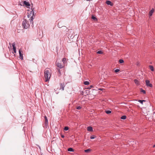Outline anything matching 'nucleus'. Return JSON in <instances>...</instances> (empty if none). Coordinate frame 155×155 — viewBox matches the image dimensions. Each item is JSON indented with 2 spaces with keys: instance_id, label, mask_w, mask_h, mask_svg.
<instances>
[{
  "instance_id": "4be33fe9",
  "label": "nucleus",
  "mask_w": 155,
  "mask_h": 155,
  "mask_svg": "<svg viewBox=\"0 0 155 155\" xmlns=\"http://www.w3.org/2000/svg\"><path fill=\"white\" fill-rule=\"evenodd\" d=\"M105 112L107 114H110L111 113V112L110 110H108L105 111Z\"/></svg>"
},
{
  "instance_id": "7ed1b4c3",
  "label": "nucleus",
  "mask_w": 155,
  "mask_h": 155,
  "mask_svg": "<svg viewBox=\"0 0 155 155\" xmlns=\"http://www.w3.org/2000/svg\"><path fill=\"white\" fill-rule=\"evenodd\" d=\"M22 25L24 28L25 29L27 28L30 26L29 24L28 23V21L26 19H25L23 21Z\"/></svg>"
},
{
  "instance_id": "bb28decb",
  "label": "nucleus",
  "mask_w": 155,
  "mask_h": 155,
  "mask_svg": "<svg viewBox=\"0 0 155 155\" xmlns=\"http://www.w3.org/2000/svg\"><path fill=\"white\" fill-rule=\"evenodd\" d=\"M138 101L140 102V103H141V104H143V101H145V100H139Z\"/></svg>"
},
{
  "instance_id": "a878e982",
  "label": "nucleus",
  "mask_w": 155,
  "mask_h": 155,
  "mask_svg": "<svg viewBox=\"0 0 155 155\" xmlns=\"http://www.w3.org/2000/svg\"><path fill=\"white\" fill-rule=\"evenodd\" d=\"M91 151V150L90 149H88L87 150H84V151H85V152L88 153L89 151Z\"/></svg>"
},
{
  "instance_id": "e433bc0d",
  "label": "nucleus",
  "mask_w": 155,
  "mask_h": 155,
  "mask_svg": "<svg viewBox=\"0 0 155 155\" xmlns=\"http://www.w3.org/2000/svg\"><path fill=\"white\" fill-rule=\"evenodd\" d=\"M93 87V85H91L90 86V88H92V87Z\"/></svg>"
},
{
  "instance_id": "2f4dec72",
  "label": "nucleus",
  "mask_w": 155,
  "mask_h": 155,
  "mask_svg": "<svg viewBox=\"0 0 155 155\" xmlns=\"http://www.w3.org/2000/svg\"><path fill=\"white\" fill-rule=\"evenodd\" d=\"M95 137H94V136H91L90 137V138L91 139H94L95 138Z\"/></svg>"
},
{
  "instance_id": "20e7f679",
  "label": "nucleus",
  "mask_w": 155,
  "mask_h": 155,
  "mask_svg": "<svg viewBox=\"0 0 155 155\" xmlns=\"http://www.w3.org/2000/svg\"><path fill=\"white\" fill-rule=\"evenodd\" d=\"M56 64L58 67L59 68H62L64 67V64H62L61 62H58L56 63Z\"/></svg>"
},
{
  "instance_id": "b1692460",
  "label": "nucleus",
  "mask_w": 155,
  "mask_h": 155,
  "mask_svg": "<svg viewBox=\"0 0 155 155\" xmlns=\"http://www.w3.org/2000/svg\"><path fill=\"white\" fill-rule=\"evenodd\" d=\"M119 62L120 63H124V61L123 59H120L119 60Z\"/></svg>"
},
{
  "instance_id": "4468645a",
  "label": "nucleus",
  "mask_w": 155,
  "mask_h": 155,
  "mask_svg": "<svg viewBox=\"0 0 155 155\" xmlns=\"http://www.w3.org/2000/svg\"><path fill=\"white\" fill-rule=\"evenodd\" d=\"M48 122H45L43 124V127H47L48 126Z\"/></svg>"
},
{
  "instance_id": "1a4fd4ad",
  "label": "nucleus",
  "mask_w": 155,
  "mask_h": 155,
  "mask_svg": "<svg viewBox=\"0 0 155 155\" xmlns=\"http://www.w3.org/2000/svg\"><path fill=\"white\" fill-rule=\"evenodd\" d=\"M154 11V9L153 8H152V9L149 12V15L150 16H151L152 15V14Z\"/></svg>"
},
{
  "instance_id": "c756f323",
  "label": "nucleus",
  "mask_w": 155,
  "mask_h": 155,
  "mask_svg": "<svg viewBox=\"0 0 155 155\" xmlns=\"http://www.w3.org/2000/svg\"><path fill=\"white\" fill-rule=\"evenodd\" d=\"M91 18H92V19H93V20L97 19L96 18V17H95V16H92V17H91Z\"/></svg>"
},
{
  "instance_id": "423d86ee",
  "label": "nucleus",
  "mask_w": 155,
  "mask_h": 155,
  "mask_svg": "<svg viewBox=\"0 0 155 155\" xmlns=\"http://www.w3.org/2000/svg\"><path fill=\"white\" fill-rule=\"evenodd\" d=\"M22 51H21V49H19V58L21 60L23 59V54H22L21 52Z\"/></svg>"
},
{
  "instance_id": "72a5a7b5",
  "label": "nucleus",
  "mask_w": 155,
  "mask_h": 155,
  "mask_svg": "<svg viewBox=\"0 0 155 155\" xmlns=\"http://www.w3.org/2000/svg\"><path fill=\"white\" fill-rule=\"evenodd\" d=\"M58 26L59 28H61V27L60 26V25H59V23H58Z\"/></svg>"
},
{
  "instance_id": "5701e85b",
  "label": "nucleus",
  "mask_w": 155,
  "mask_h": 155,
  "mask_svg": "<svg viewBox=\"0 0 155 155\" xmlns=\"http://www.w3.org/2000/svg\"><path fill=\"white\" fill-rule=\"evenodd\" d=\"M44 118L45 119V122H48V119L47 117L45 116L44 117Z\"/></svg>"
},
{
  "instance_id": "f704fd0d",
  "label": "nucleus",
  "mask_w": 155,
  "mask_h": 155,
  "mask_svg": "<svg viewBox=\"0 0 155 155\" xmlns=\"http://www.w3.org/2000/svg\"><path fill=\"white\" fill-rule=\"evenodd\" d=\"M64 29H67V28L65 26H64Z\"/></svg>"
},
{
  "instance_id": "7c9ffc66",
  "label": "nucleus",
  "mask_w": 155,
  "mask_h": 155,
  "mask_svg": "<svg viewBox=\"0 0 155 155\" xmlns=\"http://www.w3.org/2000/svg\"><path fill=\"white\" fill-rule=\"evenodd\" d=\"M81 106L77 107L76 108L78 110L80 109H81Z\"/></svg>"
},
{
  "instance_id": "6ab92c4d",
  "label": "nucleus",
  "mask_w": 155,
  "mask_h": 155,
  "mask_svg": "<svg viewBox=\"0 0 155 155\" xmlns=\"http://www.w3.org/2000/svg\"><path fill=\"white\" fill-rule=\"evenodd\" d=\"M84 84L85 85H87L89 84V83L88 81H85L84 82Z\"/></svg>"
},
{
  "instance_id": "4c0bfd02",
  "label": "nucleus",
  "mask_w": 155,
  "mask_h": 155,
  "mask_svg": "<svg viewBox=\"0 0 155 155\" xmlns=\"http://www.w3.org/2000/svg\"><path fill=\"white\" fill-rule=\"evenodd\" d=\"M93 91H97V90H95V89H93Z\"/></svg>"
},
{
  "instance_id": "cd10ccee",
  "label": "nucleus",
  "mask_w": 155,
  "mask_h": 155,
  "mask_svg": "<svg viewBox=\"0 0 155 155\" xmlns=\"http://www.w3.org/2000/svg\"><path fill=\"white\" fill-rule=\"evenodd\" d=\"M102 52L101 51H98L97 52V53L99 54H102Z\"/></svg>"
},
{
  "instance_id": "c85d7f7f",
  "label": "nucleus",
  "mask_w": 155,
  "mask_h": 155,
  "mask_svg": "<svg viewBox=\"0 0 155 155\" xmlns=\"http://www.w3.org/2000/svg\"><path fill=\"white\" fill-rule=\"evenodd\" d=\"M120 71V69H116L115 70V72L116 73H117V72H118L119 71Z\"/></svg>"
},
{
  "instance_id": "a211bd4d",
  "label": "nucleus",
  "mask_w": 155,
  "mask_h": 155,
  "mask_svg": "<svg viewBox=\"0 0 155 155\" xmlns=\"http://www.w3.org/2000/svg\"><path fill=\"white\" fill-rule=\"evenodd\" d=\"M58 71V75L59 77H60L61 75V71L59 69H57Z\"/></svg>"
},
{
  "instance_id": "9d476101",
  "label": "nucleus",
  "mask_w": 155,
  "mask_h": 155,
  "mask_svg": "<svg viewBox=\"0 0 155 155\" xmlns=\"http://www.w3.org/2000/svg\"><path fill=\"white\" fill-rule=\"evenodd\" d=\"M106 3L107 5H110V6L113 5V4L111 3V2L110 1L107 0L106 2Z\"/></svg>"
},
{
  "instance_id": "473e14b6",
  "label": "nucleus",
  "mask_w": 155,
  "mask_h": 155,
  "mask_svg": "<svg viewBox=\"0 0 155 155\" xmlns=\"http://www.w3.org/2000/svg\"><path fill=\"white\" fill-rule=\"evenodd\" d=\"M98 90L103 91V88H100L98 89Z\"/></svg>"
},
{
  "instance_id": "c9c22d12",
  "label": "nucleus",
  "mask_w": 155,
  "mask_h": 155,
  "mask_svg": "<svg viewBox=\"0 0 155 155\" xmlns=\"http://www.w3.org/2000/svg\"><path fill=\"white\" fill-rule=\"evenodd\" d=\"M61 137L62 138H64V135H61Z\"/></svg>"
},
{
  "instance_id": "6e6552de",
  "label": "nucleus",
  "mask_w": 155,
  "mask_h": 155,
  "mask_svg": "<svg viewBox=\"0 0 155 155\" xmlns=\"http://www.w3.org/2000/svg\"><path fill=\"white\" fill-rule=\"evenodd\" d=\"M15 42L13 43L12 44V46L13 48V49L14 52L15 53H16V48L15 47Z\"/></svg>"
},
{
  "instance_id": "f03ea898",
  "label": "nucleus",
  "mask_w": 155,
  "mask_h": 155,
  "mask_svg": "<svg viewBox=\"0 0 155 155\" xmlns=\"http://www.w3.org/2000/svg\"><path fill=\"white\" fill-rule=\"evenodd\" d=\"M28 16L29 18L30 17L29 19L30 22V23H31L32 26L33 27L34 25L33 24V21L35 17V15L34 14V12L33 9H31V10H28Z\"/></svg>"
},
{
  "instance_id": "f257e3e1",
  "label": "nucleus",
  "mask_w": 155,
  "mask_h": 155,
  "mask_svg": "<svg viewBox=\"0 0 155 155\" xmlns=\"http://www.w3.org/2000/svg\"><path fill=\"white\" fill-rule=\"evenodd\" d=\"M44 73L45 81L47 82L49 81L51 76V70L49 68H46L45 70Z\"/></svg>"
},
{
  "instance_id": "58836bf2",
  "label": "nucleus",
  "mask_w": 155,
  "mask_h": 155,
  "mask_svg": "<svg viewBox=\"0 0 155 155\" xmlns=\"http://www.w3.org/2000/svg\"><path fill=\"white\" fill-rule=\"evenodd\" d=\"M155 147V144L153 145V147Z\"/></svg>"
},
{
  "instance_id": "f3484780",
  "label": "nucleus",
  "mask_w": 155,
  "mask_h": 155,
  "mask_svg": "<svg viewBox=\"0 0 155 155\" xmlns=\"http://www.w3.org/2000/svg\"><path fill=\"white\" fill-rule=\"evenodd\" d=\"M62 62H63V64H64L66 62V59L65 58H64L62 59Z\"/></svg>"
},
{
  "instance_id": "39448f33",
  "label": "nucleus",
  "mask_w": 155,
  "mask_h": 155,
  "mask_svg": "<svg viewBox=\"0 0 155 155\" xmlns=\"http://www.w3.org/2000/svg\"><path fill=\"white\" fill-rule=\"evenodd\" d=\"M146 85L147 86L152 87H153L152 84L150 83V81L148 80H145Z\"/></svg>"
},
{
  "instance_id": "ea45409f",
  "label": "nucleus",
  "mask_w": 155,
  "mask_h": 155,
  "mask_svg": "<svg viewBox=\"0 0 155 155\" xmlns=\"http://www.w3.org/2000/svg\"><path fill=\"white\" fill-rule=\"evenodd\" d=\"M9 45H11V44H10V43H9Z\"/></svg>"
},
{
  "instance_id": "f8f14e48",
  "label": "nucleus",
  "mask_w": 155,
  "mask_h": 155,
  "mask_svg": "<svg viewBox=\"0 0 155 155\" xmlns=\"http://www.w3.org/2000/svg\"><path fill=\"white\" fill-rule=\"evenodd\" d=\"M135 83L137 85H139L140 84L139 81L137 79H135L134 80Z\"/></svg>"
},
{
  "instance_id": "ddd939ff",
  "label": "nucleus",
  "mask_w": 155,
  "mask_h": 155,
  "mask_svg": "<svg viewBox=\"0 0 155 155\" xmlns=\"http://www.w3.org/2000/svg\"><path fill=\"white\" fill-rule=\"evenodd\" d=\"M87 130L88 131H93V128L91 127V126L88 127H87Z\"/></svg>"
},
{
  "instance_id": "aec40b11",
  "label": "nucleus",
  "mask_w": 155,
  "mask_h": 155,
  "mask_svg": "<svg viewBox=\"0 0 155 155\" xmlns=\"http://www.w3.org/2000/svg\"><path fill=\"white\" fill-rule=\"evenodd\" d=\"M126 118V116L125 115H124L121 117V119L123 120H125Z\"/></svg>"
},
{
  "instance_id": "412c9836",
  "label": "nucleus",
  "mask_w": 155,
  "mask_h": 155,
  "mask_svg": "<svg viewBox=\"0 0 155 155\" xmlns=\"http://www.w3.org/2000/svg\"><path fill=\"white\" fill-rule=\"evenodd\" d=\"M140 92H141L143 93L144 94H145L146 93V91L142 89H141Z\"/></svg>"
},
{
  "instance_id": "0eeeda50",
  "label": "nucleus",
  "mask_w": 155,
  "mask_h": 155,
  "mask_svg": "<svg viewBox=\"0 0 155 155\" xmlns=\"http://www.w3.org/2000/svg\"><path fill=\"white\" fill-rule=\"evenodd\" d=\"M60 89H62V91H63L64 90V87L65 86V85L64 83H60Z\"/></svg>"
},
{
  "instance_id": "393cba45",
  "label": "nucleus",
  "mask_w": 155,
  "mask_h": 155,
  "mask_svg": "<svg viewBox=\"0 0 155 155\" xmlns=\"http://www.w3.org/2000/svg\"><path fill=\"white\" fill-rule=\"evenodd\" d=\"M69 129V128L68 127H65L64 128V130H65L67 131Z\"/></svg>"
},
{
  "instance_id": "2eb2a0df",
  "label": "nucleus",
  "mask_w": 155,
  "mask_h": 155,
  "mask_svg": "<svg viewBox=\"0 0 155 155\" xmlns=\"http://www.w3.org/2000/svg\"><path fill=\"white\" fill-rule=\"evenodd\" d=\"M149 68H150V69L152 71H153L154 70V68H153V66L152 65H150L149 66Z\"/></svg>"
},
{
  "instance_id": "9b49d317",
  "label": "nucleus",
  "mask_w": 155,
  "mask_h": 155,
  "mask_svg": "<svg viewBox=\"0 0 155 155\" xmlns=\"http://www.w3.org/2000/svg\"><path fill=\"white\" fill-rule=\"evenodd\" d=\"M24 4L26 5V6H29L30 5V4L28 2H27L26 1H25L23 2Z\"/></svg>"
},
{
  "instance_id": "dca6fc26",
  "label": "nucleus",
  "mask_w": 155,
  "mask_h": 155,
  "mask_svg": "<svg viewBox=\"0 0 155 155\" xmlns=\"http://www.w3.org/2000/svg\"><path fill=\"white\" fill-rule=\"evenodd\" d=\"M68 151L70 152H74V150L72 148H69L68 149Z\"/></svg>"
}]
</instances>
